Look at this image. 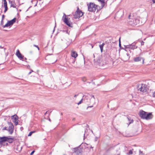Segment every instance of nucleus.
<instances>
[{
    "label": "nucleus",
    "instance_id": "19",
    "mask_svg": "<svg viewBox=\"0 0 155 155\" xmlns=\"http://www.w3.org/2000/svg\"><path fill=\"white\" fill-rule=\"evenodd\" d=\"M99 47L101 49V52H103L104 47L101 45H99Z\"/></svg>",
    "mask_w": 155,
    "mask_h": 155
},
{
    "label": "nucleus",
    "instance_id": "6",
    "mask_svg": "<svg viewBox=\"0 0 155 155\" xmlns=\"http://www.w3.org/2000/svg\"><path fill=\"white\" fill-rule=\"evenodd\" d=\"M16 20V18H14L12 20L8 21L7 23L3 26L4 28L8 27L10 26H12L15 22Z\"/></svg>",
    "mask_w": 155,
    "mask_h": 155
},
{
    "label": "nucleus",
    "instance_id": "36",
    "mask_svg": "<svg viewBox=\"0 0 155 155\" xmlns=\"http://www.w3.org/2000/svg\"><path fill=\"white\" fill-rule=\"evenodd\" d=\"M101 45L104 47V45H105V44L103 43Z\"/></svg>",
    "mask_w": 155,
    "mask_h": 155
},
{
    "label": "nucleus",
    "instance_id": "23",
    "mask_svg": "<svg viewBox=\"0 0 155 155\" xmlns=\"http://www.w3.org/2000/svg\"><path fill=\"white\" fill-rule=\"evenodd\" d=\"M139 155H143V153L142 151H141L140 150L139 151Z\"/></svg>",
    "mask_w": 155,
    "mask_h": 155
},
{
    "label": "nucleus",
    "instance_id": "8",
    "mask_svg": "<svg viewBox=\"0 0 155 155\" xmlns=\"http://www.w3.org/2000/svg\"><path fill=\"white\" fill-rule=\"evenodd\" d=\"M13 122L14 123L15 125H17L18 124V117L16 115H14L11 116Z\"/></svg>",
    "mask_w": 155,
    "mask_h": 155
},
{
    "label": "nucleus",
    "instance_id": "25",
    "mask_svg": "<svg viewBox=\"0 0 155 155\" xmlns=\"http://www.w3.org/2000/svg\"><path fill=\"white\" fill-rule=\"evenodd\" d=\"M34 46L35 47H36V48H37L38 49V50H39V47H38V46L37 45H34Z\"/></svg>",
    "mask_w": 155,
    "mask_h": 155
},
{
    "label": "nucleus",
    "instance_id": "11",
    "mask_svg": "<svg viewBox=\"0 0 155 155\" xmlns=\"http://www.w3.org/2000/svg\"><path fill=\"white\" fill-rule=\"evenodd\" d=\"M147 112L143 110H141L140 112L139 116L142 118L144 119Z\"/></svg>",
    "mask_w": 155,
    "mask_h": 155
},
{
    "label": "nucleus",
    "instance_id": "17",
    "mask_svg": "<svg viewBox=\"0 0 155 155\" xmlns=\"http://www.w3.org/2000/svg\"><path fill=\"white\" fill-rule=\"evenodd\" d=\"M75 152L77 154H79L81 152V150L80 147L75 149Z\"/></svg>",
    "mask_w": 155,
    "mask_h": 155
},
{
    "label": "nucleus",
    "instance_id": "41",
    "mask_svg": "<svg viewBox=\"0 0 155 155\" xmlns=\"http://www.w3.org/2000/svg\"><path fill=\"white\" fill-rule=\"evenodd\" d=\"M31 132H32V134L33 133H34L35 132V131H31Z\"/></svg>",
    "mask_w": 155,
    "mask_h": 155
},
{
    "label": "nucleus",
    "instance_id": "1",
    "mask_svg": "<svg viewBox=\"0 0 155 155\" xmlns=\"http://www.w3.org/2000/svg\"><path fill=\"white\" fill-rule=\"evenodd\" d=\"M88 10L90 12H95L97 9V11L100 10L99 9V6L95 4L92 2L89 3L87 4Z\"/></svg>",
    "mask_w": 155,
    "mask_h": 155
},
{
    "label": "nucleus",
    "instance_id": "39",
    "mask_svg": "<svg viewBox=\"0 0 155 155\" xmlns=\"http://www.w3.org/2000/svg\"><path fill=\"white\" fill-rule=\"evenodd\" d=\"M0 48H3V47L2 46H0Z\"/></svg>",
    "mask_w": 155,
    "mask_h": 155
},
{
    "label": "nucleus",
    "instance_id": "40",
    "mask_svg": "<svg viewBox=\"0 0 155 155\" xmlns=\"http://www.w3.org/2000/svg\"><path fill=\"white\" fill-rule=\"evenodd\" d=\"M93 107V106H89L88 107Z\"/></svg>",
    "mask_w": 155,
    "mask_h": 155
},
{
    "label": "nucleus",
    "instance_id": "42",
    "mask_svg": "<svg viewBox=\"0 0 155 155\" xmlns=\"http://www.w3.org/2000/svg\"><path fill=\"white\" fill-rule=\"evenodd\" d=\"M49 120L50 121H51V119H50V118H49Z\"/></svg>",
    "mask_w": 155,
    "mask_h": 155
},
{
    "label": "nucleus",
    "instance_id": "31",
    "mask_svg": "<svg viewBox=\"0 0 155 155\" xmlns=\"http://www.w3.org/2000/svg\"><path fill=\"white\" fill-rule=\"evenodd\" d=\"M3 20H2V21L1 22V25H3Z\"/></svg>",
    "mask_w": 155,
    "mask_h": 155
},
{
    "label": "nucleus",
    "instance_id": "35",
    "mask_svg": "<svg viewBox=\"0 0 155 155\" xmlns=\"http://www.w3.org/2000/svg\"><path fill=\"white\" fill-rule=\"evenodd\" d=\"M21 149H22V147H20L19 150H18V151H21Z\"/></svg>",
    "mask_w": 155,
    "mask_h": 155
},
{
    "label": "nucleus",
    "instance_id": "13",
    "mask_svg": "<svg viewBox=\"0 0 155 155\" xmlns=\"http://www.w3.org/2000/svg\"><path fill=\"white\" fill-rule=\"evenodd\" d=\"M98 1L100 2L101 6V7L99 6V9L101 10V9L105 5V2L104 0H97Z\"/></svg>",
    "mask_w": 155,
    "mask_h": 155
},
{
    "label": "nucleus",
    "instance_id": "37",
    "mask_svg": "<svg viewBox=\"0 0 155 155\" xmlns=\"http://www.w3.org/2000/svg\"><path fill=\"white\" fill-rule=\"evenodd\" d=\"M152 1L153 3H155V0H152Z\"/></svg>",
    "mask_w": 155,
    "mask_h": 155
},
{
    "label": "nucleus",
    "instance_id": "26",
    "mask_svg": "<svg viewBox=\"0 0 155 155\" xmlns=\"http://www.w3.org/2000/svg\"><path fill=\"white\" fill-rule=\"evenodd\" d=\"M144 42H143V41H141V45H144Z\"/></svg>",
    "mask_w": 155,
    "mask_h": 155
},
{
    "label": "nucleus",
    "instance_id": "5",
    "mask_svg": "<svg viewBox=\"0 0 155 155\" xmlns=\"http://www.w3.org/2000/svg\"><path fill=\"white\" fill-rule=\"evenodd\" d=\"M138 90L142 92H146L147 91V86L145 84H140L138 85Z\"/></svg>",
    "mask_w": 155,
    "mask_h": 155
},
{
    "label": "nucleus",
    "instance_id": "24",
    "mask_svg": "<svg viewBox=\"0 0 155 155\" xmlns=\"http://www.w3.org/2000/svg\"><path fill=\"white\" fill-rule=\"evenodd\" d=\"M152 97L155 98V91L153 93Z\"/></svg>",
    "mask_w": 155,
    "mask_h": 155
},
{
    "label": "nucleus",
    "instance_id": "33",
    "mask_svg": "<svg viewBox=\"0 0 155 155\" xmlns=\"http://www.w3.org/2000/svg\"><path fill=\"white\" fill-rule=\"evenodd\" d=\"M32 72H33V70H31V71H30V72L28 73V74H31V73Z\"/></svg>",
    "mask_w": 155,
    "mask_h": 155
},
{
    "label": "nucleus",
    "instance_id": "22",
    "mask_svg": "<svg viewBox=\"0 0 155 155\" xmlns=\"http://www.w3.org/2000/svg\"><path fill=\"white\" fill-rule=\"evenodd\" d=\"M83 101V99H82L80 101V102H79L78 104H77L78 105H79L80 104H81V103L82 102V101Z\"/></svg>",
    "mask_w": 155,
    "mask_h": 155
},
{
    "label": "nucleus",
    "instance_id": "34",
    "mask_svg": "<svg viewBox=\"0 0 155 155\" xmlns=\"http://www.w3.org/2000/svg\"><path fill=\"white\" fill-rule=\"evenodd\" d=\"M119 46L120 47L121 46V44L120 43V38H119Z\"/></svg>",
    "mask_w": 155,
    "mask_h": 155
},
{
    "label": "nucleus",
    "instance_id": "28",
    "mask_svg": "<svg viewBox=\"0 0 155 155\" xmlns=\"http://www.w3.org/2000/svg\"><path fill=\"white\" fill-rule=\"evenodd\" d=\"M32 132H30L28 134V136H30L32 135Z\"/></svg>",
    "mask_w": 155,
    "mask_h": 155
},
{
    "label": "nucleus",
    "instance_id": "18",
    "mask_svg": "<svg viewBox=\"0 0 155 155\" xmlns=\"http://www.w3.org/2000/svg\"><path fill=\"white\" fill-rule=\"evenodd\" d=\"M129 47L131 48L132 49H134L137 48V47L135 45L134 46V45H130Z\"/></svg>",
    "mask_w": 155,
    "mask_h": 155
},
{
    "label": "nucleus",
    "instance_id": "43",
    "mask_svg": "<svg viewBox=\"0 0 155 155\" xmlns=\"http://www.w3.org/2000/svg\"><path fill=\"white\" fill-rule=\"evenodd\" d=\"M5 48H4V50H5Z\"/></svg>",
    "mask_w": 155,
    "mask_h": 155
},
{
    "label": "nucleus",
    "instance_id": "12",
    "mask_svg": "<svg viewBox=\"0 0 155 155\" xmlns=\"http://www.w3.org/2000/svg\"><path fill=\"white\" fill-rule=\"evenodd\" d=\"M141 60H142V63L143 64L144 61V58L139 56L136 57L134 59V61L135 62H138L140 61Z\"/></svg>",
    "mask_w": 155,
    "mask_h": 155
},
{
    "label": "nucleus",
    "instance_id": "32",
    "mask_svg": "<svg viewBox=\"0 0 155 155\" xmlns=\"http://www.w3.org/2000/svg\"><path fill=\"white\" fill-rule=\"evenodd\" d=\"M11 7H13L14 8H16V7L15 5H12V4L11 5Z\"/></svg>",
    "mask_w": 155,
    "mask_h": 155
},
{
    "label": "nucleus",
    "instance_id": "2",
    "mask_svg": "<svg viewBox=\"0 0 155 155\" xmlns=\"http://www.w3.org/2000/svg\"><path fill=\"white\" fill-rule=\"evenodd\" d=\"M70 19L64 13H63V16L62 18V20L69 27H72V24L71 22L69 21Z\"/></svg>",
    "mask_w": 155,
    "mask_h": 155
},
{
    "label": "nucleus",
    "instance_id": "16",
    "mask_svg": "<svg viewBox=\"0 0 155 155\" xmlns=\"http://www.w3.org/2000/svg\"><path fill=\"white\" fill-rule=\"evenodd\" d=\"M71 56L72 57L74 58H76L78 56V54L75 51H71Z\"/></svg>",
    "mask_w": 155,
    "mask_h": 155
},
{
    "label": "nucleus",
    "instance_id": "3",
    "mask_svg": "<svg viewBox=\"0 0 155 155\" xmlns=\"http://www.w3.org/2000/svg\"><path fill=\"white\" fill-rule=\"evenodd\" d=\"M130 16H129L128 22L129 25L133 26L137 25L139 22V20L134 18H130Z\"/></svg>",
    "mask_w": 155,
    "mask_h": 155
},
{
    "label": "nucleus",
    "instance_id": "10",
    "mask_svg": "<svg viewBox=\"0 0 155 155\" xmlns=\"http://www.w3.org/2000/svg\"><path fill=\"white\" fill-rule=\"evenodd\" d=\"M8 138L7 137H0V145H2L6 141H7Z\"/></svg>",
    "mask_w": 155,
    "mask_h": 155
},
{
    "label": "nucleus",
    "instance_id": "4",
    "mask_svg": "<svg viewBox=\"0 0 155 155\" xmlns=\"http://www.w3.org/2000/svg\"><path fill=\"white\" fill-rule=\"evenodd\" d=\"M83 15V13L82 11L79 10L78 7L77 8V10L76 11L74 14V18H79L81 17H82Z\"/></svg>",
    "mask_w": 155,
    "mask_h": 155
},
{
    "label": "nucleus",
    "instance_id": "20",
    "mask_svg": "<svg viewBox=\"0 0 155 155\" xmlns=\"http://www.w3.org/2000/svg\"><path fill=\"white\" fill-rule=\"evenodd\" d=\"M128 118V120L129 121V124H128V125H129L130 124L132 123L133 122V120H131V121H130V119L128 117L127 118Z\"/></svg>",
    "mask_w": 155,
    "mask_h": 155
},
{
    "label": "nucleus",
    "instance_id": "21",
    "mask_svg": "<svg viewBox=\"0 0 155 155\" xmlns=\"http://www.w3.org/2000/svg\"><path fill=\"white\" fill-rule=\"evenodd\" d=\"M133 153V151L132 150H130L129 151V153H127V154H132Z\"/></svg>",
    "mask_w": 155,
    "mask_h": 155
},
{
    "label": "nucleus",
    "instance_id": "15",
    "mask_svg": "<svg viewBox=\"0 0 155 155\" xmlns=\"http://www.w3.org/2000/svg\"><path fill=\"white\" fill-rule=\"evenodd\" d=\"M3 6L5 7V9L4 12L5 13L8 10L7 2L6 0H3Z\"/></svg>",
    "mask_w": 155,
    "mask_h": 155
},
{
    "label": "nucleus",
    "instance_id": "29",
    "mask_svg": "<svg viewBox=\"0 0 155 155\" xmlns=\"http://www.w3.org/2000/svg\"><path fill=\"white\" fill-rule=\"evenodd\" d=\"M35 152V151L33 150L32 151L31 153H30L31 155H32L34 153V152Z\"/></svg>",
    "mask_w": 155,
    "mask_h": 155
},
{
    "label": "nucleus",
    "instance_id": "27",
    "mask_svg": "<svg viewBox=\"0 0 155 155\" xmlns=\"http://www.w3.org/2000/svg\"><path fill=\"white\" fill-rule=\"evenodd\" d=\"M5 17V15H2V20H3L4 19Z\"/></svg>",
    "mask_w": 155,
    "mask_h": 155
},
{
    "label": "nucleus",
    "instance_id": "7",
    "mask_svg": "<svg viewBox=\"0 0 155 155\" xmlns=\"http://www.w3.org/2000/svg\"><path fill=\"white\" fill-rule=\"evenodd\" d=\"M16 55L21 60H22L23 61H25L26 60V58H25L24 56L22 55V54L20 53L19 50H18L16 52Z\"/></svg>",
    "mask_w": 155,
    "mask_h": 155
},
{
    "label": "nucleus",
    "instance_id": "14",
    "mask_svg": "<svg viewBox=\"0 0 155 155\" xmlns=\"http://www.w3.org/2000/svg\"><path fill=\"white\" fill-rule=\"evenodd\" d=\"M153 115L152 114V113H147V112L146 114V115L145 116V117L144 119L148 120L150 119L153 118Z\"/></svg>",
    "mask_w": 155,
    "mask_h": 155
},
{
    "label": "nucleus",
    "instance_id": "9",
    "mask_svg": "<svg viewBox=\"0 0 155 155\" xmlns=\"http://www.w3.org/2000/svg\"><path fill=\"white\" fill-rule=\"evenodd\" d=\"M9 127L8 128V131L10 134H12L13 132L14 126L13 124L11 122H8Z\"/></svg>",
    "mask_w": 155,
    "mask_h": 155
},
{
    "label": "nucleus",
    "instance_id": "38",
    "mask_svg": "<svg viewBox=\"0 0 155 155\" xmlns=\"http://www.w3.org/2000/svg\"><path fill=\"white\" fill-rule=\"evenodd\" d=\"M77 96H78V95H76H76H75L74 96V97H76Z\"/></svg>",
    "mask_w": 155,
    "mask_h": 155
},
{
    "label": "nucleus",
    "instance_id": "30",
    "mask_svg": "<svg viewBox=\"0 0 155 155\" xmlns=\"http://www.w3.org/2000/svg\"><path fill=\"white\" fill-rule=\"evenodd\" d=\"M83 81H86V79L85 78H84L82 79Z\"/></svg>",
    "mask_w": 155,
    "mask_h": 155
}]
</instances>
